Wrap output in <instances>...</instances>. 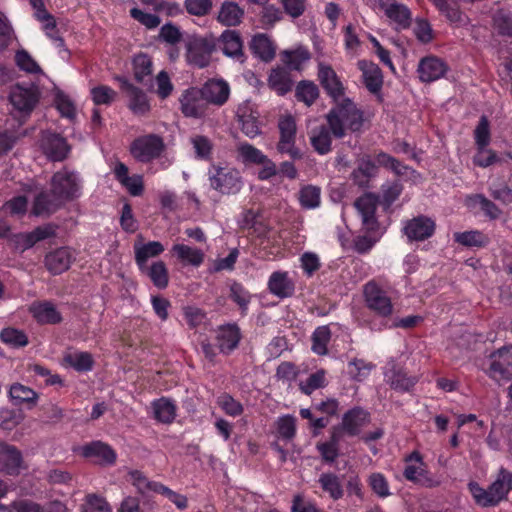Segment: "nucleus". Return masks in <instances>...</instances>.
Segmentation results:
<instances>
[{"label":"nucleus","mask_w":512,"mask_h":512,"mask_svg":"<svg viewBox=\"0 0 512 512\" xmlns=\"http://www.w3.org/2000/svg\"><path fill=\"white\" fill-rule=\"evenodd\" d=\"M336 105L326 115L327 124L335 138L345 136V128L360 132L364 124L363 111L349 98L335 101Z\"/></svg>","instance_id":"obj_1"},{"label":"nucleus","mask_w":512,"mask_h":512,"mask_svg":"<svg viewBox=\"0 0 512 512\" xmlns=\"http://www.w3.org/2000/svg\"><path fill=\"white\" fill-rule=\"evenodd\" d=\"M207 176L210 188L221 195H235L243 186L240 172L232 167L212 164Z\"/></svg>","instance_id":"obj_2"},{"label":"nucleus","mask_w":512,"mask_h":512,"mask_svg":"<svg viewBox=\"0 0 512 512\" xmlns=\"http://www.w3.org/2000/svg\"><path fill=\"white\" fill-rule=\"evenodd\" d=\"M363 295L367 308L375 315L382 318V324L388 322V319L393 314L394 306L386 291L374 281H370L364 285ZM371 328L381 331L383 325L376 327V324H372Z\"/></svg>","instance_id":"obj_3"},{"label":"nucleus","mask_w":512,"mask_h":512,"mask_svg":"<svg viewBox=\"0 0 512 512\" xmlns=\"http://www.w3.org/2000/svg\"><path fill=\"white\" fill-rule=\"evenodd\" d=\"M485 373L498 384L508 382L512 378V346H503L492 352L485 364Z\"/></svg>","instance_id":"obj_4"},{"label":"nucleus","mask_w":512,"mask_h":512,"mask_svg":"<svg viewBox=\"0 0 512 512\" xmlns=\"http://www.w3.org/2000/svg\"><path fill=\"white\" fill-rule=\"evenodd\" d=\"M216 47V40L212 36H192L185 44L186 60L197 68H205L210 64Z\"/></svg>","instance_id":"obj_5"},{"label":"nucleus","mask_w":512,"mask_h":512,"mask_svg":"<svg viewBox=\"0 0 512 512\" xmlns=\"http://www.w3.org/2000/svg\"><path fill=\"white\" fill-rule=\"evenodd\" d=\"M50 187L64 203L73 201L81 195V179L74 171L63 168L53 174Z\"/></svg>","instance_id":"obj_6"},{"label":"nucleus","mask_w":512,"mask_h":512,"mask_svg":"<svg viewBox=\"0 0 512 512\" xmlns=\"http://www.w3.org/2000/svg\"><path fill=\"white\" fill-rule=\"evenodd\" d=\"M10 102L15 112L13 117L17 119L19 125H22L26 117L30 115L39 100V94L34 86L23 87L16 85L10 92Z\"/></svg>","instance_id":"obj_7"},{"label":"nucleus","mask_w":512,"mask_h":512,"mask_svg":"<svg viewBox=\"0 0 512 512\" xmlns=\"http://www.w3.org/2000/svg\"><path fill=\"white\" fill-rule=\"evenodd\" d=\"M165 149L163 139L156 134L136 138L130 145V153L134 159L142 163L151 162L160 157Z\"/></svg>","instance_id":"obj_8"},{"label":"nucleus","mask_w":512,"mask_h":512,"mask_svg":"<svg viewBox=\"0 0 512 512\" xmlns=\"http://www.w3.org/2000/svg\"><path fill=\"white\" fill-rule=\"evenodd\" d=\"M380 197L374 193H365L354 202V207L361 219L362 228L368 233L380 230V223L376 215Z\"/></svg>","instance_id":"obj_9"},{"label":"nucleus","mask_w":512,"mask_h":512,"mask_svg":"<svg viewBox=\"0 0 512 512\" xmlns=\"http://www.w3.org/2000/svg\"><path fill=\"white\" fill-rule=\"evenodd\" d=\"M180 110L185 117L202 118L207 114L208 103L200 88L186 89L180 99Z\"/></svg>","instance_id":"obj_10"},{"label":"nucleus","mask_w":512,"mask_h":512,"mask_svg":"<svg viewBox=\"0 0 512 512\" xmlns=\"http://www.w3.org/2000/svg\"><path fill=\"white\" fill-rule=\"evenodd\" d=\"M405 461H415L419 463L418 466L410 464L406 465L403 471V476L405 477L406 480L427 488L437 487L440 484L438 480L432 477L429 474V472L423 468L424 463L422 456L419 452H412L409 456L405 458Z\"/></svg>","instance_id":"obj_11"},{"label":"nucleus","mask_w":512,"mask_h":512,"mask_svg":"<svg viewBox=\"0 0 512 512\" xmlns=\"http://www.w3.org/2000/svg\"><path fill=\"white\" fill-rule=\"evenodd\" d=\"M448 71L446 62L436 56H426L419 61L417 73L423 83H431L444 77Z\"/></svg>","instance_id":"obj_12"},{"label":"nucleus","mask_w":512,"mask_h":512,"mask_svg":"<svg viewBox=\"0 0 512 512\" xmlns=\"http://www.w3.org/2000/svg\"><path fill=\"white\" fill-rule=\"evenodd\" d=\"M66 203L62 201L50 187V191H41L38 193L33 201L31 214L37 217H49Z\"/></svg>","instance_id":"obj_13"},{"label":"nucleus","mask_w":512,"mask_h":512,"mask_svg":"<svg viewBox=\"0 0 512 512\" xmlns=\"http://www.w3.org/2000/svg\"><path fill=\"white\" fill-rule=\"evenodd\" d=\"M435 231V222L429 217L420 215L407 220L403 233L409 241H423L430 238Z\"/></svg>","instance_id":"obj_14"},{"label":"nucleus","mask_w":512,"mask_h":512,"mask_svg":"<svg viewBox=\"0 0 512 512\" xmlns=\"http://www.w3.org/2000/svg\"><path fill=\"white\" fill-rule=\"evenodd\" d=\"M0 465L6 474L19 475L25 468L21 451L14 445L0 442Z\"/></svg>","instance_id":"obj_15"},{"label":"nucleus","mask_w":512,"mask_h":512,"mask_svg":"<svg viewBox=\"0 0 512 512\" xmlns=\"http://www.w3.org/2000/svg\"><path fill=\"white\" fill-rule=\"evenodd\" d=\"M318 79L327 94L334 100L338 101L344 96V86L337 76L334 69L325 63L318 65Z\"/></svg>","instance_id":"obj_16"},{"label":"nucleus","mask_w":512,"mask_h":512,"mask_svg":"<svg viewBox=\"0 0 512 512\" xmlns=\"http://www.w3.org/2000/svg\"><path fill=\"white\" fill-rule=\"evenodd\" d=\"M41 148L48 159L63 161L67 158L70 147L65 138L55 133H46L41 140Z\"/></svg>","instance_id":"obj_17"},{"label":"nucleus","mask_w":512,"mask_h":512,"mask_svg":"<svg viewBox=\"0 0 512 512\" xmlns=\"http://www.w3.org/2000/svg\"><path fill=\"white\" fill-rule=\"evenodd\" d=\"M267 287L272 295L280 299L292 297L295 293V281L287 271H274L268 279Z\"/></svg>","instance_id":"obj_18"},{"label":"nucleus","mask_w":512,"mask_h":512,"mask_svg":"<svg viewBox=\"0 0 512 512\" xmlns=\"http://www.w3.org/2000/svg\"><path fill=\"white\" fill-rule=\"evenodd\" d=\"M200 90L208 105L222 106L228 101L230 95V87L228 83L222 79L209 80Z\"/></svg>","instance_id":"obj_19"},{"label":"nucleus","mask_w":512,"mask_h":512,"mask_svg":"<svg viewBox=\"0 0 512 512\" xmlns=\"http://www.w3.org/2000/svg\"><path fill=\"white\" fill-rule=\"evenodd\" d=\"M358 69L362 72L365 87L372 94H379L383 85V75L379 66L367 60H359Z\"/></svg>","instance_id":"obj_20"},{"label":"nucleus","mask_w":512,"mask_h":512,"mask_svg":"<svg viewBox=\"0 0 512 512\" xmlns=\"http://www.w3.org/2000/svg\"><path fill=\"white\" fill-rule=\"evenodd\" d=\"M369 421V412L361 407H354L343 415L341 426L347 435L356 436Z\"/></svg>","instance_id":"obj_21"},{"label":"nucleus","mask_w":512,"mask_h":512,"mask_svg":"<svg viewBox=\"0 0 512 512\" xmlns=\"http://www.w3.org/2000/svg\"><path fill=\"white\" fill-rule=\"evenodd\" d=\"M379 6L384 10L385 15L395 22L399 28H408L411 24V12L404 4L396 0H377Z\"/></svg>","instance_id":"obj_22"},{"label":"nucleus","mask_w":512,"mask_h":512,"mask_svg":"<svg viewBox=\"0 0 512 512\" xmlns=\"http://www.w3.org/2000/svg\"><path fill=\"white\" fill-rule=\"evenodd\" d=\"M74 260L75 256L70 248L61 247L46 254L45 266L52 274L57 275L66 271Z\"/></svg>","instance_id":"obj_23"},{"label":"nucleus","mask_w":512,"mask_h":512,"mask_svg":"<svg viewBox=\"0 0 512 512\" xmlns=\"http://www.w3.org/2000/svg\"><path fill=\"white\" fill-rule=\"evenodd\" d=\"M241 340V332L236 324L220 326L216 334V342L219 351L229 354L238 347Z\"/></svg>","instance_id":"obj_24"},{"label":"nucleus","mask_w":512,"mask_h":512,"mask_svg":"<svg viewBox=\"0 0 512 512\" xmlns=\"http://www.w3.org/2000/svg\"><path fill=\"white\" fill-rule=\"evenodd\" d=\"M29 312L40 324H58L62 321V315L56 305L51 301L34 302L29 307Z\"/></svg>","instance_id":"obj_25"},{"label":"nucleus","mask_w":512,"mask_h":512,"mask_svg":"<svg viewBox=\"0 0 512 512\" xmlns=\"http://www.w3.org/2000/svg\"><path fill=\"white\" fill-rule=\"evenodd\" d=\"M238 123L241 125L242 132L254 138L260 134L257 116L254 114L249 102L241 103L236 110Z\"/></svg>","instance_id":"obj_26"},{"label":"nucleus","mask_w":512,"mask_h":512,"mask_svg":"<svg viewBox=\"0 0 512 512\" xmlns=\"http://www.w3.org/2000/svg\"><path fill=\"white\" fill-rule=\"evenodd\" d=\"M121 82L122 89L126 92L129 98V108L135 114H145L149 111L150 105L146 94L139 88L132 85L125 78H118Z\"/></svg>","instance_id":"obj_27"},{"label":"nucleus","mask_w":512,"mask_h":512,"mask_svg":"<svg viewBox=\"0 0 512 512\" xmlns=\"http://www.w3.org/2000/svg\"><path fill=\"white\" fill-rule=\"evenodd\" d=\"M512 161L511 152H503L498 154L488 146L477 148V152L473 157V163L482 168H487L492 165L508 164Z\"/></svg>","instance_id":"obj_28"},{"label":"nucleus","mask_w":512,"mask_h":512,"mask_svg":"<svg viewBox=\"0 0 512 512\" xmlns=\"http://www.w3.org/2000/svg\"><path fill=\"white\" fill-rule=\"evenodd\" d=\"M219 42L221 43V49L226 56L243 61V43L237 31L225 30L221 34Z\"/></svg>","instance_id":"obj_29"},{"label":"nucleus","mask_w":512,"mask_h":512,"mask_svg":"<svg viewBox=\"0 0 512 512\" xmlns=\"http://www.w3.org/2000/svg\"><path fill=\"white\" fill-rule=\"evenodd\" d=\"M165 248L159 241H150L146 244H134L135 262L141 272H144V268L147 266V262L150 258L159 256L164 252Z\"/></svg>","instance_id":"obj_30"},{"label":"nucleus","mask_w":512,"mask_h":512,"mask_svg":"<svg viewBox=\"0 0 512 512\" xmlns=\"http://www.w3.org/2000/svg\"><path fill=\"white\" fill-rule=\"evenodd\" d=\"M332 131L329 124L315 127L310 132V144L320 155H326L332 150Z\"/></svg>","instance_id":"obj_31"},{"label":"nucleus","mask_w":512,"mask_h":512,"mask_svg":"<svg viewBox=\"0 0 512 512\" xmlns=\"http://www.w3.org/2000/svg\"><path fill=\"white\" fill-rule=\"evenodd\" d=\"M82 455L87 458H96L102 464L111 465L116 461V453L107 444L95 441L82 447Z\"/></svg>","instance_id":"obj_32"},{"label":"nucleus","mask_w":512,"mask_h":512,"mask_svg":"<svg viewBox=\"0 0 512 512\" xmlns=\"http://www.w3.org/2000/svg\"><path fill=\"white\" fill-rule=\"evenodd\" d=\"M171 252L180 262L193 267H199L205 259V254L201 249L185 244H174Z\"/></svg>","instance_id":"obj_33"},{"label":"nucleus","mask_w":512,"mask_h":512,"mask_svg":"<svg viewBox=\"0 0 512 512\" xmlns=\"http://www.w3.org/2000/svg\"><path fill=\"white\" fill-rule=\"evenodd\" d=\"M250 50L265 62H269L275 57V46L265 34H257L251 39Z\"/></svg>","instance_id":"obj_34"},{"label":"nucleus","mask_w":512,"mask_h":512,"mask_svg":"<svg viewBox=\"0 0 512 512\" xmlns=\"http://www.w3.org/2000/svg\"><path fill=\"white\" fill-rule=\"evenodd\" d=\"M489 487L499 504L506 498L509 491L512 490V473L504 468H501L497 478L491 485H489Z\"/></svg>","instance_id":"obj_35"},{"label":"nucleus","mask_w":512,"mask_h":512,"mask_svg":"<svg viewBox=\"0 0 512 512\" xmlns=\"http://www.w3.org/2000/svg\"><path fill=\"white\" fill-rule=\"evenodd\" d=\"M376 172V164L370 156L365 155L359 159L357 168L352 172V177L358 185L363 186L371 177L375 176Z\"/></svg>","instance_id":"obj_36"},{"label":"nucleus","mask_w":512,"mask_h":512,"mask_svg":"<svg viewBox=\"0 0 512 512\" xmlns=\"http://www.w3.org/2000/svg\"><path fill=\"white\" fill-rule=\"evenodd\" d=\"M189 141L192 145L196 159L210 160L212 158L214 144L209 137L201 134H194L190 137Z\"/></svg>","instance_id":"obj_37"},{"label":"nucleus","mask_w":512,"mask_h":512,"mask_svg":"<svg viewBox=\"0 0 512 512\" xmlns=\"http://www.w3.org/2000/svg\"><path fill=\"white\" fill-rule=\"evenodd\" d=\"M155 418L162 423H171L176 417V405L167 398H160L152 403Z\"/></svg>","instance_id":"obj_38"},{"label":"nucleus","mask_w":512,"mask_h":512,"mask_svg":"<svg viewBox=\"0 0 512 512\" xmlns=\"http://www.w3.org/2000/svg\"><path fill=\"white\" fill-rule=\"evenodd\" d=\"M298 200L303 209H315L321 204V189L314 185L303 186L298 193Z\"/></svg>","instance_id":"obj_39"},{"label":"nucleus","mask_w":512,"mask_h":512,"mask_svg":"<svg viewBox=\"0 0 512 512\" xmlns=\"http://www.w3.org/2000/svg\"><path fill=\"white\" fill-rule=\"evenodd\" d=\"M152 281L154 286L164 289L168 286L169 275L168 270L163 261H156L150 267L146 266L144 272Z\"/></svg>","instance_id":"obj_40"},{"label":"nucleus","mask_w":512,"mask_h":512,"mask_svg":"<svg viewBox=\"0 0 512 512\" xmlns=\"http://www.w3.org/2000/svg\"><path fill=\"white\" fill-rule=\"evenodd\" d=\"M318 481L323 491L327 492L333 500H338L343 497L344 490L336 474L322 473Z\"/></svg>","instance_id":"obj_41"},{"label":"nucleus","mask_w":512,"mask_h":512,"mask_svg":"<svg viewBox=\"0 0 512 512\" xmlns=\"http://www.w3.org/2000/svg\"><path fill=\"white\" fill-rule=\"evenodd\" d=\"M244 11L233 2L224 3L220 9L218 20L226 26H236L241 22Z\"/></svg>","instance_id":"obj_42"},{"label":"nucleus","mask_w":512,"mask_h":512,"mask_svg":"<svg viewBox=\"0 0 512 512\" xmlns=\"http://www.w3.org/2000/svg\"><path fill=\"white\" fill-rule=\"evenodd\" d=\"M468 488L477 505L481 507H493L498 505L497 499L492 494L490 487L485 489L477 482H470Z\"/></svg>","instance_id":"obj_43"},{"label":"nucleus","mask_w":512,"mask_h":512,"mask_svg":"<svg viewBox=\"0 0 512 512\" xmlns=\"http://www.w3.org/2000/svg\"><path fill=\"white\" fill-rule=\"evenodd\" d=\"M9 394L11 399L18 405L27 403L34 406L38 399V394L33 389L20 383L13 384L10 387Z\"/></svg>","instance_id":"obj_44"},{"label":"nucleus","mask_w":512,"mask_h":512,"mask_svg":"<svg viewBox=\"0 0 512 512\" xmlns=\"http://www.w3.org/2000/svg\"><path fill=\"white\" fill-rule=\"evenodd\" d=\"M310 57L311 55L307 48L298 47L293 51H284L282 61L290 70H299Z\"/></svg>","instance_id":"obj_45"},{"label":"nucleus","mask_w":512,"mask_h":512,"mask_svg":"<svg viewBox=\"0 0 512 512\" xmlns=\"http://www.w3.org/2000/svg\"><path fill=\"white\" fill-rule=\"evenodd\" d=\"M66 364L74 368L76 371H90L93 368V358L88 352H73L64 356Z\"/></svg>","instance_id":"obj_46"},{"label":"nucleus","mask_w":512,"mask_h":512,"mask_svg":"<svg viewBox=\"0 0 512 512\" xmlns=\"http://www.w3.org/2000/svg\"><path fill=\"white\" fill-rule=\"evenodd\" d=\"M269 86L279 95H284L292 88L288 73L283 69H273L268 78Z\"/></svg>","instance_id":"obj_47"},{"label":"nucleus","mask_w":512,"mask_h":512,"mask_svg":"<svg viewBox=\"0 0 512 512\" xmlns=\"http://www.w3.org/2000/svg\"><path fill=\"white\" fill-rule=\"evenodd\" d=\"M367 483L372 492L379 498H387L392 495L388 479L380 472H373L367 478Z\"/></svg>","instance_id":"obj_48"},{"label":"nucleus","mask_w":512,"mask_h":512,"mask_svg":"<svg viewBox=\"0 0 512 512\" xmlns=\"http://www.w3.org/2000/svg\"><path fill=\"white\" fill-rule=\"evenodd\" d=\"M331 339V331L328 326H320L312 335V351L318 355L327 354V345Z\"/></svg>","instance_id":"obj_49"},{"label":"nucleus","mask_w":512,"mask_h":512,"mask_svg":"<svg viewBox=\"0 0 512 512\" xmlns=\"http://www.w3.org/2000/svg\"><path fill=\"white\" fill-rule=\"evenodd\" d=\"M319 96V89L311 81H301L296 87V98L307 106L312 105Z\"/></svg>","instance_id":"obj_50"},{"label":"nucleus","mask_w":512,"mask_h":512,"mask_svg":"<svg viewBox=\"0 0 512 512\" xmlns=\"http://www.w3.org/2000/svg\"><path fill=\"white\" fill-rule=\"evenodd\" d=\"M241 161L245 164H260L267 156L261 150L249 143H241L237 149Z\"/></svg>","instance_id":"obj_51"},{"label":"nucleus","mask_w":512,"mask_h":512,"mask_svg":"<svg viewBox=\"0 0 512 512\" xmlns=\"http://www.w3.org/2000/svg\"><path fill=\"white\" fill-rule=\"evenodd\" d=\"M130 480L132 484L136 487V489L142 493L146 494L149 492L159 493V486L162 484L150 481L141 471L133 470L129 472Z\"/></svg>","instance_id":"obj_52"},{"label":"nucleus","mask_w":512,"mask_h":512,"mask_svg":"<svg viewBox=\"0 0 512 512\" xmlns=\"http://www.w3.org/2000/svg\"><path fill=\"white\" fill-rule=\"evenodd\" d=\"M0 338L5 344L13 348H21L29 343L27 335L22 330L12 327L2 329Z\"/></svg>","instance_id":"obj_53"},{"label":"nucleus","mask_w":512,"mask_h":512,"mask_svg":"<svg viewBox=\"0 0 512 512\" xmlns=\"http://www.w3.org/2000/svg\"><path fill=\"white\" fill-rule=\"evenodd\" d=\"M493 26L499 35L512 37V13L503 9L496 11Z\"/></svg>","instance_id":"obj_54"},{"label":"nucleus","mask_w":512,"mask_h":512,"mask_svg":"<svg viewBox=\"0 0 512 512\" xmlns=\"http://www.w3.org/2000/svg\"><path fill=\"white\" fill-rule=\"evenodd\" d=\"M277 433L284 440H292L296 435V418L293 415L280 416L276 423Z\"/></svg>","instance_id":"obj_55"},{"label":"nucleus","mask_w":512,"mask_h":512,"mask_svg":"<svg viewBox=\"0 0 512 512\" xmlns=\"http://www.w3.org/2000/svg\"><path fill=\"white\" fill-rule=\"evenodd\" d=\"M152 60L146 54H138L133 59L134 77L138 82H143L152 74Z\"/></svg>","instance_id":"obj_56"},{"label":"nucleus","mask_w":512,"mask_h":512,"mask_svg":"<svg viewBox=\"0 0 512 512\" xmlns=\"http://www.w3.org/2000/svg\"><path fill=\"white\" fill-rule=\"evenodd\" d=\"M457 243L467 247H482L488 239L480 231H466L454 234Z\"/></svg>","instance_id":"obj_57"},{"label":"nucleus","mask_w":512,"mask_h":512,"mask_svg":"<svg viewBox=\"0 0 512 512\" xmlns=\"http://www.w3.org/2000/svg\"><path fill=\"white\" fill-rule=\"evenodd\" d=\"M230 298L239 306L243 314H246L252 296L244 286L233 282L230 286Z\"/></svg>","instance_id":"obj_58"},{"label":"nucleus","mask_w":512,"mask_h":512,"mask_svg":"<svg viewBox=\"0 0 512 512\" xmlns=\"http://www.w3.org/2000/svg\"><path fill=\"white\" fill-rule=\"evenodd\" d=\"M23 418L21 410L3 408L0 410V427L5 431H11L22 422Z\"/></svg>","instance_id":"obj_59"},{"label":"nucleus","mask_w":512,"mask_h":512,"mask_svg":"<svg viewBox=\"0 0 512 512\" xmlns=\"http://www.w3.org/2000/svg\"><path fill=\"white\" fill-rule=\"evenodd\" d=\"M37 20L42 23V28L46 35L52 39L58 47H63L64 40L58 35V31L56 29V20L54 16L49 12L45 14L42 13V16L38 17Z\"/></svg>","instance_id":"obj_60"},{"label":"nucleus","mask_w":512,"mask_h":512,"mask_svg":"<svg viewBox=\"0 0 512 512\" xmlns=\"http://www.w3.org/2000/svg\"><path fill=\"white\" fill-rule=\"evenodd\" d=\"M402 184L399 181L386 182L381 186L382 203L389 208L402 193Z\"/></svg>","instance_id":"obj_61"},{"label":"nucleus","mask_w":512,"mask_h":512,"mask_svg":"<svg viewBox=\"0 0 512 512\" xmlns=\"http://www.w3.org/2000/svg\"><path fill=\"white\" fill-rule=\"evenodd\" d=\"M279 140H296L297 125L290 114L281 116L278 121Z\"/></svg>","instance_id":"obj_62"},{"label":"nucleus","mask_w":512,"mask_h":512,"mask_svg":"<svg viewBox=\"0 0 512 512\" xmlns=\"http://www.w3.org/2000/svg\"><path fill=\"white\" fill-rule=\"evenodd\" d=\"M374 365L363 359H353L348 363V372L356 381H363L368 377Z\"/></svg>","instance_id":"obj_63"},{"label":"nucleus","mask_w":512,"mask_h":512,"mask_svg":"<svg viewBox=\"0 0 512 512\" xmlns=\"http://www.w3.org/2000/svg\"><path fill=\"white\" fill-rule=\"evenodd\" d=\"M81 512H112L109 503L96 494L86 496L85 503L81 506Z\"/></svg>","instance_id":"obj_64"}]
</instances>
